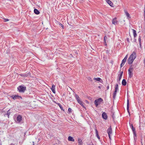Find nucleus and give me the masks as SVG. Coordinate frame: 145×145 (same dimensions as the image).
I'll use <instances>...</instances> for the list:
<instances>
[{
  "instance_id": "f257e3e1",
  "label": "nucleus",
  "mask_w": 145,
  "mask_h": 145,
  "mask_svg": "<svg viewBox=\"0 0 145 145\" xmlns=\"http://www.w3.org/2000/svg\"><path fill=\"white\" fill-rule=\"evenodd\" d=\"M18 90L20 93H24L26 90V87L22 86H19L17 88Z\"/></svg>"
},
{
  "instance_id": "f03ea898",
  "label": "nucleus",
  "mask_w": 145,
  "mask_h": 145,
  "mask_svg": "<svg viewBox=\"0 0 145 145\" xmlns=\"http://www.w3.org/2000/svg\"><path fill=\"white\" fill-rule=\"evenodd\" d=\"M103 101V100L101 98H99L95 100L94 102L95 105L96 107H97Z\"/></svg>"
},
{
  "instance_id": "7ed1b4c3",
  "label": "nucleus",
  "mask_w": 145,
  "mask_h": 145,
  "mask_svg": "<svg viewBox=\"0 0 145 145\" xmlns=\"http://www.w3.org/2000/svg\"><path fill=\"white\" fill-rule=\"evenodd\" d=\"M133 67H130L128 70V72L129 78H131L133 77Z\"/></svg>"
},
{
  "instance_id": "20e7f679",
  "label": "nucleus",
  "mask_w": 145,
  "mask_h": 145,
  "mask_svg": "<svg viewBox=\"0 0 145 145\" xmlns=\"http://www.w3.org/2000/svg\"><path fill=\"white\" fill-rule=\"evenodd\" d=\"M10 97L14 100L16 99H22L21 96L18 95H13L11 96Z\"/></svg>"
},
{
  "instance_id": "39448f33",
  "label": "nucleus",
  "mask_w": 145,
  "mask_h": 145,
  "mask_svg": "<svg viewBox=\"0 0 145 145\" xmlns=\"http://www.w3.org/2000/svg\"><path fill=\"white\" fill-rule=\"evenodd\" d=\"M76 100L77 101V102L81 106L84 108H85V107L83 105V102L81 101L80 100V97H79V98H76Z\"/></svg>"
},
{
  "instance_id": "423d86ee",
  "label": "nucleus",
  "mask_w": 145,
  "mask_h": 145,
  "mask_svg": "<svg viewBox=\"0 0 145 145\" xmlns=\"http://www.w3.org/2000/svg\"><path fill=\"white\" fill-rule=\"evenodd\" d=\"M129 57L135 59L137 57V55L136 51H134V52H133L132 54L130 55Z\"/></svg>"
},
{
  "instance_id": "0eeeda50",
  "label": "nucleus",
  "mask_w": 145,
  "mask_h": 145,
  "mask_svg": "<svg viewBox=\"0 0 145 145\" xmlns=\"http://www.w3.org/2000/svg\"><path fill=\"white\" fill-rule=\"evenodd\" d=\"M134 60V59L133 58L132 59V58L129 57V58L127 60L128 63L129 64H131L133 63Z\"/></svg>"
},
{
  "instance_id": "6e6552de",
  "label": "nucleus",
  "mask_w": 145,
  "mask_h": 145,
  "mask_svg": "<svg viewBox=\"0 0 145 145\" xmlns=\"http://www.w3.org/2000/svg\"><path fill=\"white\" fill-rule=\"evenodd\" d=\"M102 117L105 120H107V116L106 113L105 112H103L102 114Z\"/></svg>"
},
{
  "instance_id": "1a4fd4ad",
  "label": "nucleus",
  "mask_w": 145,
  "mask_h": 145,
  "mask_svg": "<svg viewBox=\"0 0 145 145\" xmlns=\"http://www.w3.org/2000/svg\"><path fill=\"white\" fill-rule=\"evenodd\" d=\"M117 18H113L112 20V24L116 25L117 24L118 21L116 20Z\"/></svg>"
},
{
  "instance_id": "9d476101",
  "label": "nucleus",
  "mask_w": 145,
  "mask_h": 145,
  "mask_svg": "<svg viewBox=\"0 0 145 145\" xmlns=\"http://www.w3.org/2000/svg\"><path fill=\"white\" fill-rule=\"evenodd\" d=\"M129 100L128 99H127V111L128 112L129 115H130V112H129Z\"/></svg>"
},
{
  "instance_id": "9b49d317",
  "label": "nucleus",
  "mask_w": 145,
  "mask_h": 145,
  "mask_svg": "<svg viewBox=\"0 0 145 145\" xmlns=\"http://www.w3.org/2000/svg\"><path fill=\"white\" fill-rule=\"evenodd\" d=\"M112 129L111 126L109 127L107 130V132L108 134H111L112 133Z\"/></svg>"
},
{
  "instance_id": "f8f14e48",
  "label": "nucleus",
  "mask_w": 145,
  "mask_h": 145,
  "mask_svg": "<svg viewBox=\"0 0 145 145\" xmlns=\"http://www.w3.org/2000/svg\"><path fill=\"white\" fill-rule=\"evenodd\" d=\"M20 75L22 77H27L29 75H30V73H28L26 74H20Z\"/></svg>"
},
{
  "instance_id": "ddd939ff",
  "label": "nucleus",
  "mask_w": 145,
  "mask_h": 145,
  "mask_svg": "<svg viewBox=\"0 0 145 145\" xmlns=\"http://www.w3.org/2000/svg\"><path fill=\"white\" fill-rule=\"evenodd\" d=\"M22 116L20 115H18L17 117L16 120L18 122H20L22 120Z\"/></svg>"
},
{
  "instance_id": "4468645a",
  "label": "nucleus",
  "mask_w": 145,
  "mask_h": 145,
  "mask_svg": "<svg viewBox=\"0 0 145 145\" xmlns=\"http://www.w3.org/2000/svg\"><path fill=\"white\" fill-rule=\"evenodd\" d=\"M55 86L54 85H53L52 86V87L51 88V90L53 93H56V91H55Z\"/></svg>"
},
{
  "instance_id": "2eb2a0df",
  "label": "nucleus",
  "mask_w": 145,
  "mask_h": 145,
  "mask_svg": "<svg viewBox=\"0 0 145 145\" xmlns=\"http://www.w3.org/2000/svg\"><path fill=\"white\" fill-rule=\"evenodd\" d=\"M106 2L110 5L111 7H113V3L109 0H106Z\"/></svg>"
},
{
  "instance_id": "dca6fc26",
  "label": "nucleus",
  "mask_w": 145,
  "mask_h": 145,
  "mask_svg": "<svg viewBox=\"0 0 145 145\" xmlns=\"http://www.w3.org/2000/svg\"><path fill=\"white\" fill-rule=\"evenodd\" d=\"M126 61V60H125V59H123L122 60V62L120 65L121 68L124 65Z\"/></svg>"
},
{
  "instance_id": "f3484780",
  "label": "nucleus",
  "mask_w": 145,
  "mask_h": 145,
  "mask_svg": "<svg viewBox=\"0 0 145 145\" xmlns=\"http://www.w3.org/2000/svg\"><path fill=\"white\" fill-rule=\"evenodd\" d=\"M132 30L133 31V36H134V37L135 38L137 36L136 31L135 30V29H132Z\"/></svg>"
},
{
  "instance_id": "a211bd4d",
  "label": "nucleus",
  "mask_w": 145,
  "mask_h": 145,
  "mask_svg": "<svg viewBox=\"0 0 145 145\" xmlns=\"http://www.w3.org/2000/svg\"><path fill=\"white\" fill-rule=\"evenodd\" d=\"M95 134L96 135V136H97V138L99 139H100V137L98 135V131L97 130V129H96V128L95 129Z\"/></svg>"
},
{
  "instance_id": "6ab92c4d",
  "label": "nucleus",
  "mask_w": 145,
  "mask_h": 145,
  "mask_svg": "<svg viewBox=\"0 0 145 145\" xmlns=\"http://www.w3.org/2000/svg\"><path fill=\"white\" fill-rule=\"evenodd\" d=\"M126 84L127 82L125 80V79H123L122 82V85L124 86H125L126 85Z\"/></svg>"
},
{
  "instance_id": "aec40b11",
  "label": "nucleus",
  "mask_w": 145,
  "mask_h": 145,
  "mask_svg": "<svg viewBox=\"0 0 145 145\" xmlns=\"http://www.w3.org/2000/svg\"><path fill=\"white\" fill-rule=\"evenodd\" d=\"M34 13L36 14H39L40 13L39 11L37 9H35L34 10Z\"/></svg>"
},
{
  "instance_id": "412c9836",
  "label": "nucleus",
  "mask_w": 145,
  "mask_h": 145,
  "mask_svg": "<svg viewBox=\"0 0 145 145\" xmlns=\"http://www.w3.org/2000/svg\"><path fill=\"white\" fill-rule=\"evenodd\" d=\"M78 142L79 144L78 145H82L83 142H82V140L81 139L79 138L78 139Z\"/></svg>"
},
{
  "instance_id": "4be33fe9",
  "label": "nucleus",
  "mask_w": 145,
  "mask_h": 145,
  "mask_svg": "<svg viewBox=\"0 0 145 145\" xmlns=\"http://www.w3.org/2000/svg\"><path fill=\"white\" fill-rule=\"evenodd\" d=\"M118 89V84H116L115 85V89L114 91H117Z\"/></svg>"
},
{
  "instance_id": "5701e85b",
  "label": "nucleus",
  "mask_w": 145,
  "mask_h": 145,
  "mask_svg": "<svg viewBox=\"0 0 145 145\" xmlns=\"http://www.w3.org/2000/svg\"><path fill=\"white\" fill-rule=\"evenodd\" d=\"M125 13L126 16L127 17V18L128 19L130 18H131V17L130 16V15L127 12H125Z\"/></svg>"
},
{
  "instance_id": "b1692460",
  "label": "nucleus",
  "mask_w": 145,
  "mask_h": 145,
  "mask_svg": "<svg viewBox=\"0 0 145 145\" xmlns=\"http://www.w3.org/2000/svg\"><path fill=\"white\" fill-rule=\"evenodd\" d=\"M93 79L98 81H100L101 80V81H102V80L100 78H95Z\"/></svg>"
},
{
  "instance_id": "393cba45",
  "label": "nucleus",
  "mask_w": 145,
  "mask_h": 145,
  "mask_svg": "<svg viewBox=\"0 0 145 145\" xmlns=\"http://www.w3.org/2000/svg\"><path fill=\"white\" fill-rule=\"evenodd\" d=\"M117 91H114V93H113V98L114 99L115 97H116V93H117Z\"/></svg>"
},
{
  "instance_id": "a878e982",
  "label": "nucleus",
  "mask_w": 145,
  "mask_h": 145,
  "mask_svg": "<svg viewBox=\"0 0 145 145\" xmlns=\"http://www.w3.org/2000/svg\"><path fill=\"white\" fill-rule=\"evenodd\" d=\"M107 39V37L106 36H105V37H104V43L105 44V45H106V40Z\"/></svg>"
},
{
  "instance_id": "bb28decb",
  "label": "nucleus",
  "mask_w": 145,
  "mask_h": 145,
  "mask_svg": "<svg viewBox=\"0 0 145 145\" xmlns=\"http://www.w3.org/2000/svg\"><path fill=\"white\" fill-rule=\"evenodd\" d=\"M11 113V112L10 111V109H9L8 111L7 112V116H8V118H9V115Z\"/></svg>"
},
{
  "instance_id": "cd10ccee",
  "label": "nucleus",
  "mask_w": 145,
  "mask_h": 145,
  "mask_svg": "<svg viewBox=\"0 0 145 145\" xmlns=\"http://www.w3.org/2000/svg\"><path fill=\"white\" fill-rule=\"evenodd\" d=\"M118 76L119 78H118V79L117 80L118 82H119L120 81V80L122 78V76H121L118 75Z\"/></svg>"
},
{
  "instance_id": "c85d7f7f",
  "label": "nucleus",
  "mask_w": 145,
  "mask_h": 145,
  "mask_svg": "<svg viewBox=\"0 0 145 145\" xmlns=\"http://www.w3.org/2000/svg\"><path fill=\"white\" fill-rule=\"evenodd\" d=\"M68 140L69 141H72V137L71 136H69L68 138Z\"/></svg>"
},
{
  "instance_id": "c756f323",
  "label": "nucleus",
  "mask_w": 145,
  "mask_h": 145,
  "mask_svg": "<svg viewBox=\"0 0 145 145\" xmlns=\"http://www.w3.org/2000/svg\"><path fill=\"white\" fill-rule=\"evenodd\" d=\"M59 25L61 26V27H62V28L63 29H64V26L61 23H60L59 22Z\"/></svg>"
},
{
  "instance_id": "7c9ffc66",
  "label": "nucleus",
  "mask_w": 145,
  "mask_h": 145,
  "mask_svg": "<svg viewBox=\"0 0 145 145\" xmlns=\"http://www.w3.org/2000/svg\"><path fill=\"white\" fill-rule=\"evenodd\" d=\"M138 40L139 41V43L141 42V36L140 35L138 37Z\"/></svg>"
},
{
  "instance_id": "2f4dec72",
  "label": "nucleus",
  "mask_w": 145,
  "mask_h": 145,
  "mask_svg": "<svg viewBox=\"0 0 145 145\" xmlns=\"http://www.w3.org/2000/svg\"><path fill=\"white\" fill-rule=\"evenodd\" d=\"M87 79H88V80L90 81H92V79H91V78L90 77H88V78H87Z\"/></svg>"
},
{
  "instance_id": "473e14b6",
  "label": "nucleus",
  "mask_w": 145,
  "mask_h": 145,
  "mask_svg": "<svg viewBox=\"0 0 145 145\" xmlns=\"http://www.w3.org/2000/svg\"><path fill=\"white\" fill-rule=\"evenodd\" d=\"M132 131H133V133H134L136 132V130H135V128L134 129H132Z\"/></svg>"
},
{
  "instance_id": "72a5a7b5",
  "label": "nucleus",
  "mask_w": 145,
  "mask_h": 145,
  "mask_svg": "<svg viewBox=\"0 0 145 145\" xmlns=\"http://www.w3.org/2000/svg\"><path fill=\"white\" fill-rule=\"evenodd\" d=\"M68 23L69 25L71 26H72V24L71 22H69V21H68Z\"/></svg>"
},
{
  "instance_id": "f704fd0d",
  "label": "nucleus",
  "mask_w": 145,
  "mask_h": 145,
  "mask_svg": "<svg viewBox=\"0 0 145 145\" xmlns=\"http://www.w3.org/2000/svg\"><path fill=\"white\" fill-rule=\"evenodd\" d=\"M133 134H134V139H135V137H137L136 132V133H133Z\"/></svg>"
},
{
  "instance_id": "c9c22d12",
  "label": "nucleus",
  "mask_w": 145,
  "mask_h": 145,
  "mask_svg": "<svg viewBox=\"0 0 145 145\" xmlns=\"http://www.w3.org/2000/svg\"><path fill=\"white\" fill-rule=\"evenodd\" d=\"M72 109L70 108H69L68 109V111L69 112H71Z\"/></svg>"
},
{
  "instance_id": "e433bc0d",
  "label": "nucleus",
  "mask_w": 145,
  "mask_h": 145,
  "mask_svg": "<svg viewBox=\"0 0 145 145\" xmlns=\"http://www.w3.org/2000/svg\"><path fill=\"white\" fill-rule=\"evenodd\" d=\"M79 96L78 95H76V94H75V97L76 99V98H79Z\"/></svg>"
},
{
  "instance_id": "4c0bfd02",
  "label": "nucleus",
  "mask_w": 145,
  "mask_h": 145,
  "mask_svg": "<svg viewBox=\"0 0 145 145\" xmlns=\"http://www.w3.org/2000/svg\"><path fill=\"white\" fill-rule=\"evenodd\" d=\"M123 73V71H121L120 72V74H119V75L121 76H122V75Z\"/></svg>"
},
{
  "instance_id": "58836bf2",
  "label": "nucleus",
  "mask_w": 145,
  "mask_h": 145,
  "mask_svg": "<svg viewBox=\"0 0 145 145\" xmlns=\"http://www.w3.org/2000/svg\"><path fill=\"white\" fill-rule=\"evenodd\" d=\"M127 56H128L127 55H126L125 57L124 58V59H125L126 60H127Z\"/></svg>"
},
{
  "instance_id": "ea45409f",
  "label": "nucleus",
  "mask_w": 145,
  "mask_h": 145,
  "mask_svg": "<svg viewBox=\"0 0 145 145\" xmlns=\"http://www.w3.org/2000/svg\"><path fill=\"white\" fill-rule=\"evenodd\" d=\"M5 22H6L9 21V20L8 19H4Z\"/></svg>"
},
{
  "instance_id": "a19ab883",
  "label": "nucleus",
  "mask_w": 145,
  "mask_h": 145,
  "mask_svg": "<svg viewBox=\"0 0 145 145\" xmlns=\"http://www.w3.org/2000/svg\"><path fill=\"white\" fill-rule=\"evenodd\" d=\"M144 18L145 20V5L144 7Z\"/></svg>"
},
{
  "instance_id": "79ce46f5",
  "label": "nucleus",
  "mask_w": 145,
  "mask_h": 145,
  "mask_svg": "<svg viewBox=\"0 0 145 145\" xmlns=\"http://www.w3.org/2000/svg\"><path fill=\"white\" fill-rule=\"evenodd\" d=\"M127 42H130V41H129V38H127Z\"/></svg>"
},
{
  "instance_id": "37998d69",
  "label": "nucleus",
  "mask_w": 145,
  "mask_h": 145,
  "mask_svg": "<svg viewBox=\"0 0 145 145\" xmlns=\"http://www.w3.org/2000/svg\"><path fill=\"white\" fill-rule=\"evenodd\" d=\"M139 45H140V47L141 48H142V45L141 44V43H139Z\"/></svg>"
},
{
  "instance_id": "c03bdc74",
  "label": "nucleus",
  "mask_w": 145,
  "mask_h": 145,
  "mask_svg": "<svg viewBox=\"0 0 145 145\" xmlns=\"http://www.w3.org/2000/svg\"><path fill=\"white\" fill-rule=\"evenodd\" d=\"M143 61H144V65L145 66V58H144V59Z\"/></svg>"
},
{
  "instance_id": "a18cd8bd",
  "label": "nucleus",
  "mask_w": 145,
  "mask_h": 145,
  "mask_svg": "<svg viewBox=\"0 0 145 145\" xmlns=\"http://www.w3.org/2000/svg\"><path fill=\"white\" fill-rule=\"evenodd\" d=\"M108 134L109 137V138L110 139H111V137H110V134Z\"/></svg>"
},
{
  "instance_id": "49530a36",
  "label": "nucleus",
  "mask_w": 145,
  "mask_h": 145,
  "mask_svg": "<svg viewBox=\"0 0 145 145\" xmlns=\"http://www.w3.org/2000/svg\"><path fill=\"white\" fill-rule=\"evenodd\" d=\"M109 86L108 85L106 87V89L107 90H108L109 89Z\"/></svg>"
},
{
  "instance_id": "de8ad7c7",
  "label": "nucleus",
  "mask_w": 145,
  "mask_h": 145,
  "mask_svg": "<svg viewBox=\"0 0 145 145\" xmlns=\"http://www.w3.org/2000/svg\"><path fill=\"white\" fill-rule=\"evenodd\" d=\"M141 145H143L142 142V139H141Z\"/></svg>"
},
{
  "instance_id": "09e8293b",
  "label": "nucleus",
  "mask_w": 145,
  "mask_h": 145,
  "mask_svg": "<svg viewBox=\"0 0 145 145\" xmlns=\"http://www.w3.org/2000/svg\"><path fill=\"white\" fill-rule=\"evenodd\" d=\"M60 105H59L60 107V108L62 109V108H63L61 106V105L60 104Z\"/></svg>"
},
{
  "instance_id": "8fccbe9b",
  "label": "nucleus",
  "mask_w": 145,
  "mask_h": 145,
  "mask_svg": "<svg viewBox=\"0 0 145 145\" xmlns=\"http://www.w3.org/2000/svg\"><path fill=\"white\" fill-rule=\"evenodd\" d=\"M131 127V129H134V128H134V127H133H133Z\"/></svg>"
},
{
  "instance_id": "3c124183",
  "label": "nucleus",
  "mask_w": 145,
  "mask_h": 145,
  "mask_svg": "<svg viewBox=\"0 0 145 145\" xmlns=\"http://www.w3.org/2000/svg\"><path fill=\"white\" fill-rule=\"evenodd\" d=\"M133 126V125L132 124L131 125H130L131 127H132Z\"/></svg>"
},
{
  "instance_id": "603ef678",
  "label": "nucleus",
  "mask_w": 145,
  "mask_h": 145,
  "mask_svg": "<svg viewBox=\"0 0 145 145\" xmlns=\"http://www.w3.org/2000/svg\"><path fill=\"white\" fill-rule=\"evenodd\" d=\"M134 41L135 42L136 41V40L135 38L134 39Z\"/></svg>"
},
{
  "instance_id": "864d4df0",
  "label": "nucleus",
  "mask_w": 145,
  "mask_h": 145,
  "mask_svg": "<svg viewBox=\"0 0 145 145\" xmlns=\"http://www.w3.org/2000/svg\"><path fill=\"white\" fill-rule=\"evenodd\" d=\"M10 145H14V144H13V143H12Z\"/></svg>"
},
{
  "instance_id": "5fc2aeb1",
  "label": "nucleus",
  "mask_w": 145,
  "mask_h": 145,
  "mask_svg": "<svg viewBox=\"0 0 145 145\" xmlns=\"http://www.w3.org/2000/svg\"><path fill=\"white\" fill-rule=\"evenodd\" d=\"M75 54H78V53H77V52H75Z\"/></svg>"
},
{
  "instance_id": "6e6d98bb",
  "label": "nucleus",
  "mask_w": 145,
  "mask_h": 145,
  "mask_svg": "<svg viewBox=\"0 0 145 145\" xmlns=\"http://www.w3.org/2000/svg\"><path fill=\"white\" fill-rule=\"evenodd\" d=\"M89 145H94L93 144H89Z\"/></svg>"
},
{
  "instance_id": "4d7b16f0",
  "label": "nucleus",
  "mask_w": 145,
  "mask_h": 145,
  "mask_svg": "<svg viewBox=\"0 0 145 145\" xmlns=\"http://www.w3.org/2000/svg\"><path fill=\"white\" fill-rule=\"evenodd\" d=\"M98 88H101V87H100V86H99L98 87Z\"/></svg>"
},
{
  "instance_id": "13d9d810",
  "label": "nucleus",
  "mask_w": 145,
  "mask_h": 145,
  "mask_svg": "<svg viewBox=\"0 0 145 145\" xmlns=\"http://www.w3.org/2000/svg\"><path fill=\"white\" fill-rule=\"evenodd\" d=\"M33 144H34V142H33Z\"/></svg>"
},
{
  "instance_id": "bf43d9fd",
  "label": "nucleus",
  "mask_w": 145,
  "mask_h": 145,
  "mask_svg": "<svg viewBox=\"0 0 145 145\" xmlns=\"http://www.w3.org/2000/svg\"><path fill=\"white\" fill-rule=\"evenodd\" d=\"M74 140L73 139V142L74 141Z\"/></svg>"
}]
</instances>
